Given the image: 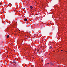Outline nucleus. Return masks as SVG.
<instances>
[{"instance_id":"obj_3","label":"nucleus","mask_w":67,"mask_h":67,"mask_svg":"<svg viewBox=\"0 0 67 67\" xmlns=\"http://www.w3.org/2000/svg\"><path fill=\"white\" fill-rule=\"evenodd\" d=\"M47 64H48H48H49V65H52V63H47Z\"/></svg>"},{"instance_id":"obj_1","label":"nucleus","mask_w":67,"mask_h":67,"mask_svg":"<svg viewBox=\"0 0 67 67\" xmlns=\"http://www.w3.org/2000/svg\"><path fill=\"white\" fill-rule=\"evenodd\" d=\"M24 20V21H25L26 22V21H27V19H26V18Z\"/></svg>"},{"instance_id":"obj_7","label":"nucleus","mask_w":67,"mask_h":67,"mask_svg":"<svg viewBox=\"0 0 67 67\" xmlns=\"http://www.w3.org/2000/svg\"><path fill=\"white\" fill-rule=\"evenodd\" d=\"M62 51H63V50H61V52H62Z\"/></svg>"},{"instance_id":"obj_5","label":"nucleus","mask_w":67,"mask_h":67,"mask_svg":"<svg viewBox=\"0 0 67 67\" xmlns=\"http://www.w3.org/2000/svg\"><path fill=\"white\" fill-rule=\"evenodd\" d=\"M9 35H8L7 36V38H9Z\"/></svg>"},{"instance_id":"obj_2","label":"nucleus","mask_w":67,"mask_h":67,"mask_svg":"<svg viewBox=\"0 0 67 67\" xmlns=\"http://www.w3.org/2000/svg\"><path fill=\"white\" fill-rule=\"evenodd\" d=\"M30 8L31 9H33V7L32 6H31L30 7Z\"/></svg>"},{"instance_id":"obj_6","label":"nucleus","mask_w":67,"mask_h":67,"mask_svg":"<svg viewBox=\"0 0 67 67\" xmlns=\"http://www.w3.org/2000/svg\"><path fill=\"white\" fill-rule=\"evenodd\" d=\"M14 63H15L16 64V62H14Z\"/></svg>"},{"instance_id":"obj_4","label":"nucleus","mask_w":67,"mask_h":67,"mask_svg":"<svg viewBox=\"0 0 67 67\" xmlns=\"http://www.w3.org/2000/svg\"><path fill=\"white\" fill-rule=\"evenodd\" d=\"M52 48V46H50V47H49L50 49H51Z\"/></svg>"}]
</instances>
